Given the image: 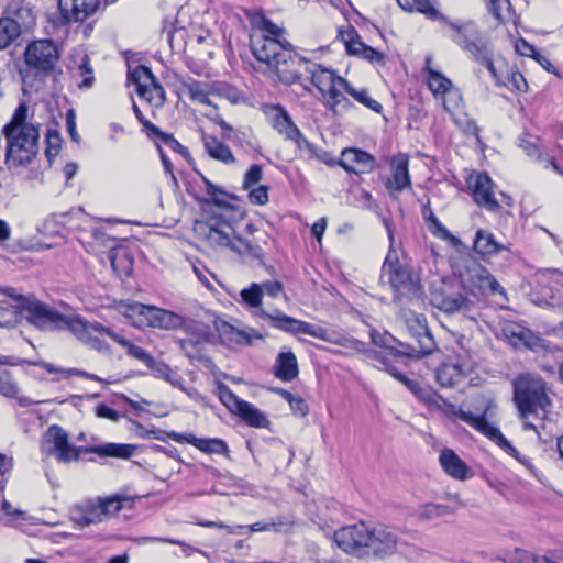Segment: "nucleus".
I'll return each instance as SVG.
<instances>
[{
    "label": "nucleus",
    "mask_w": 563,
    "mask_h": 563,
    "mask_svg": "<svg viewBox=\"0 0 563 563\" xmlns=\"http://www.w3.org/2000/svg\"><path fill=\"white\" fill-rule=\"evenodd\" d=\"M450 26L454 31L452 40L463 49L470 52L475 58L483 59L492 77L495 78L497 82H500L501 78L497 74L494 63L487 57V45L479 36L475 24L471 22L463 25L451 23Z\"/></svg>",
    "instance_id": "obj_9"
},
{
    "label": "nucleus",
    "mask_w": 563,
    "mask_h": 563,
    "mask_svg": "<svg viewBox=\"0 0 563 563\" xmlns=\"http://www.w3.org/2000/svg\"><path fill=\"white\" fill-rule=\"evenodd\" d=\"M187 90L192 101L218 108L214 102L216 91L209 84L194 80L187 84Z\"/></svg>",
    "instance_id": "obj_42"
},
{
    "label": "nucleus",
    "mask_w": 563,
    "mask_h": 563,
    "mask_svg": "<svg viewBox=\"0 0 563 563\" xmlns=\"http://www.w3.org/2000/svg\"><path fill=\"white\" fill-rule=\"evenodd\" d=\"M99 505L102 507L106 520L112 516H115L121 509L124 508L125 504L131 505L129 498L112 496L103 499H98Z\"/></svg>",
    "instance_id": "obj_53"
},
{
    "label": "nucleus",
    "mask_w": 563,
    "mask_h": 563,
    "mask_svg": "<svg viewBox=\"0 0 563 563\" xmlns=\"http://www.w3.org/2000/svg\"><path fill=\"white\" fill-rule=\"evenodd\" d=\"M14 307L20 309L21 319L40 330H56L62 314L34 297L22 296L15 299Z\"/></svg>",
    "instance_id": "obj_11"
},
{
    "label": "nucleus",
    "mask_w": 563,
    "mask_h": 563,
    "mask_svg": "<svg viewBox=\"0 0 563 563\" xmlns=\"http://www.w3.org/2000/svg\"><path fill=\"white\" fill-rule=\"evenodd\" d=\"M350 96H352L360 103L364 104L368 109L373 110L376 113H380L383 110L382 104L369 97L366 90H356L347 82V87L344 88Z\"/></svg>",
    "instance_id": "obj_54"
},
{
    "label": "nucleus",
    "mask_w": 563,
    "mask_h": 563,
    "mask_svg": "<svg viewBox=\"0 0 563 563\" xmlns=\"http://www.w3.org/2000/svg\"><path fill=\"white\" fill-rule=\"evenodd\" d=\"M530 413L547 419L551 407L550 398L545 390V385L541 379L530 377Z\"/></svg>",
    "instance_id": "obj_33"
},
{
    "label": "nucleus",
    "mask_w": 563,
    "mask_h": 563,
    "mask_svg": "<svg viewBox=\"0 0 563 563\" xmlns=\"http://www.w3.org/2000/svg\"><path fill=\"white\" fill-rule=\"evenodd\" d=\"M472 368L470 361L445 363L437 371V380L443 387H453L461 383Z\"/></svg>",
    "instance_id": "obj_31"
},
{
    "label": "nucleus",
    "mask_w": 563,
    "mask_h": 563,
    "mask_svg": "<svg viewBox=\"0 0 563 563\" xmlns=\"http://www.w3.org/2000/svg\"><path fill=\"white\" fill-rule=\"evenodd\" d=\"M100 0H58L65 22H84L99 9Z\"/></svg>",
    "instance_id": "obj_23"
},
{
    "label": "nucleus",
    "mask_w": 563,
    "mask_h": 563,
    "mask_svg": "<svg viewBox=\"0 0 563 563\" xmlns=\"http://www.w3.org/2000/svg\"><path fill=\"white\" fill-rule=\"evenodd\" d=\"M5 13L19 21L24 29H30L34 25L36 14L34 8L29 0H1Z\"/></svg>",
    "instance_id": "obj_32"
},
{
    "label": "nucleus",
    "mask_w": 563,
    "mask_h": 563,
    "mask_svg": "<svg viewBox=\"0 0 563 563\" xmlns=\"http://www.w3.org/2000/svg\"><path fill=\"white\" fill-rule=\"evenodd\" d=\"M78 75L82 78L81 82L78 84L80 88L90 87L95 80L93 70L89 64V58L85 55L81 63L78 66Z\"/></svg>",
    "instance_id": "obj_63"
},
{
    "label": "nucleus",
    "mask_w": 563,
    "mask_h": 563,
    "mask_svg": "<svg viewBox=\"0 0 563 563\" xmlns=\"http://www.w3.org/2000/svg\"><path fill=\"white\" fill-rule=\"evenodd\" d=\"M285 59L280 58L273 68L282 82L292 85L299 80L302 70L308 71L309 63L302 57L294 56L291 52L290 57Z\"/></svg>",
    "instance_id": "obj_29"
},
{
    "label": "nucleus",
    "mask_w": 563,
    "mask_h": 563,
    "mask_svg": "<svg viewBox=\"0 0 563 563\" xmlns=\"http://www.w3.org/2000/svg\"><path fill=\"white\" fill-rule=\"evenodd\" d=\"M424 70L427 71V84L433 96L441 100L445 111L453 113L462 104L460 89L455 88L452 81L431 66V57L426 58Z\"/></svg>",
    "instance_id": "obj_12"
},
{
    "label": "nucleus",
    "mask_w": 563,
    "mask_h": 563,
    "mask_svg": "<svg viewBox=\"0 0 563 563\" xmlns=\"http://www.w3.org/2000/svg\"><path fill=\"white\" fill-rule=\"evenodd\" d=\"M530 58L536 60L545 71L560 77L558 68L551 63L550 58L538 51L533 45L530 44Z\"/></svg>",
    "instance_id": "obj_61"
},
{
    "label": "nucleus",
    "mask_w": 563,
    "mask_h": 563,
    "mask_svg": "<svg viewBox=\"0 0 563 563\" xmlns=\"http://www.w3.org/2000/svg\"><path fill=\"white\" fill-rule=\"evenodd\" d=\"M56 330H68L78 340L84 342L89 333L93 331H110V328L104 327L99 322L88 323L78 316H64L60 314Z\"/></svg>",
    "instance_id": "obj_30"
},
{
    "label": "nucleus",
    "mask_w": 563,
    "mask_h": 563,
    "mask_svg": "<svg viewBox=\"0 0 563 563\" xmlns=\"http://www.w3.org/2000/svg\"><path fill=\"white\" fill-rule=\"evenodd\" d=\"M401 318L411 335L417 338L420 344L419 353L430 354L434 349V341L428 328L426 317L411 310H404Z\"/></svg>",
    "instance_id": "obj_19"
},
{
    "label": "nucleus",
    "mask_w": 563,
    "mask_h": 563,
    "mask_svg": "<svg viewBox=\"0 0 563 563\" xmlns=\"http://www.w3.org/2000/svg\"><path fill=\"white\" fill-rule=\"evenodd\" d=\"M19 387L12 379L10 373L5 369H0V394L4 397H15L18 395Z\"/></svg>",
    "instance_id": "obj_59"
},
{
    "label": "nucleus",
    "mask_w": 563,
    "mask_h": 563,
    "mask_svg": "<svg viewBox=\"0 0 563 563\" xmlns=\"http://www.w3.org/2000/svg\"><path fill=\"white\" fill-rule=\"evenodd\" d=\"M24 59L26 65L37 73L48 74L54 70L59 52L51 40L34 41L26 46Z\"/></svg>",
    "instance_id": "obj_13"
},
{
    "label": "nucleus",
    "mask_w": 563,
    "mask_h": 563,
    "mask_svg": "<svg viewBox=\"0 0 563 563\" xmlns=\"http://www.w3.org/2000/svg\"><path fill=\"white\" fill-rule=\"evenodd\" d=\"M3 294L7 299L0 301V327L11 328L21 319L20 309H16L14 303L15 299L22 298V295L16 294L13 288H5Z\"/></svg>",
    "instance_id": "obj_35"
},
{
    "label": "nucleus",
    "mask_w": 563,
    "mask_h": 563,
    "mask_svg": "<svg viewBox=\"0 0 563 563\" xmlns=\"http://www.w3.org/2000/svg\"><path fill=\"white\" fill-rule=\"evenodd\" d=\"M376 159L369 153L358 148H345L341 153L340 165L354 174L369 173L375 168Z\"/></svg>",
    "instance_id": "obj_25"
},
{
    "label": "nucleus",
    "mask_w": 563,
    "mask_h": 563,
    "mask_svg": "<svg viewBox=\"0 0 563 563\" xmlns=\"http://www.w3.org/2000/svg\"><path fill=\"white\" fill-rule=\"evenodd\" d=\"M73 518L80 526L97 525L106 520L104 512L98 500L81 506Z\"/></svg>",
    "instance_id": "obj_41"
},
{
    "label": "nucleus",
    "mask_w": 563,
    "mask_h": 563,
    "mask_svg": "<svg viewBox=\"0 0 563 563\" xmlns=\"http://www.w3.org/2000/svg\"><path fill=\"white\" fill-rule=\"evenodd\" d=\"M391 177L387 180L386 187L390 191H404L411 188L409 175V159L405 154H398L390 161Z\"/></svg>",
    "instance_id": "obj_28"
},
{
    "label": "nucleus",
    "mask_w": 563,
    "mask_h": 563,
    "mask_svg": "<svg viewBox=\"0 0 563 563\" xmlns=\"http://www.w3.org/2000/svg\"><path fill=\"white\" fill-rule=\"evenodd\" d=\"M455 511V508L448 505L429 503L419 506L415 516L422 521L434 520L444 516H449Z\"/></svg>",
    "instance_id": "obj_46"
},
{
    "label": "nucleus",
    "mask_w": 563,
    "mask_h": 563,
    "mask_svg": "<svg viewBox=\"0 0 563 563\" xmlns=\"http://www.w3.org/2000/svg\"><path fill=\"white\" fill-rule=\"evenodd\" d=\"M310 325L314 329H319L320 331H322V336L312 335L313 338L320 339L325 342L342 345L346 349L355 351L356 353H364L368 360L377 363L376 366L380 369L387 362V358L384 355H382L379 352H377L375 350H366L365 344L356 339L336 336V335H334V333L329 332L327 329H324L322 327L311 324V323H310Z\"/></svg>",
    "instance_id": "obj_21"
},
{
    "label": "nucleus",
    "mask_w": 563,
    "mask_h": 563,
    "mask_svg": "<svg viewBox=\"0 0 563 563\" xmlns=\"http://www.w3.org/2000/svg\"><path fill=\"white\" fill-rule=\"evenodd\" d=\"M488 12L500 23L504 22L506 15L510 13L509 0H489Z\"/></svg>",
    "instance_id": "obj_58"
},
{
    "label": "nucleus",
    "mask_w": 563,
    "mask_h": 563,
    "mask_svg": "<svg viewBox=\"0 0 563 563\" xmlns=\"http://www.w3.org/2000/svg\"><path fill=\"white\" fill-rule=\"evenodd\" d=\"M398 536L389 527L376 526L369 528V538L364 552V559L383 560L397 551Z\"/></svg>",
    "instance_id": "obj_16"
},
{
    "label": "nucleus",
    "mask_w": 563,
    "mask_h": 563,
    "mask_svg": "<svg viewBox=\"0 0 563 563\" xmlns=\"http://www.w3.org/2000/svg\"><path fill=\"white\" fill-rule=\"evenodd\" d=\"M508 89L516 91H526L528 88V82L523 74L519 71H511L507 76V81L503 82Z\"/></svg>",
    "instance_id": "obj_64"
},
{
    "label": "nucleus",
    "mask_w": 563,
    "mask_h": 563,
    "mask_svg": "<svg viewBox=\"0 0 563 563\" xmlns=\"http://www.w3.org/2000/svg\"><path fill=\"white\" fill-rule=\"evenodd\" d=\"M497 404L489 394L477 395L471 400L470 408L453 410V415L496 443L503 451L525 463L515 446L504 437L499 428L490 422L497 413Z\"/></svg>",
    "instance_id": "obj_2"
},
{
    "label": "nucleus",
    "mask_w": 563,
    "mask_h": 563,
    "mask_svg": "<svg viewBox=\"0 0 563 563\" xmlns=\"http://www.w3.org/2000/svg\"><path fill=\"white\" fill-rule=\"evenodd\" d=\"M217 395L228 411L239 417L245 424L257 429L268 428L271 422L266 415L253 404L239 398L227 385L219 384Z\"/></svg>",
    "instance_id": "obj_8"
},
{
    "label": "nucleus",
    "mask_w": 563,
    "mask_h": 563,
    "mask_svg": "<svg viewBox=\"0 0 563 563\" xmlns=\"http://www.w3.org/2000/svg\"><path fill=\"white\" fill-rule=\"evenodd\" d=\"M194 232L211 247H227L241 256L256 260L263 257L260 245L236 236L233 227L222 218L214 217L209 221L197 220L194 223Z\"/></svg>",
    "instance_id": "obj_3"
},
{
    "label": "nucleus",
    "mask_w": 563,
    "mask_h": 563,
    "mask_svg": "<svg viewBox=\"0 0 563 563\" xmlns=\"http://www.w3.org/2000/svg\"><path fill=\"white\" fill-rule=\"evenodd\" d=\"M167 438L177 443H188L197 448L202 453L228 455L230 450L228 444L219 438H197L192 433H179L176 431L167 432Z\"/></svg>",
    "instance_id": "obj_22"
},
{
    "label": "nucleus",
    "mask_w": 563,
    "mask_h": 563,
    "mask_svg": "<svg viewBox=\"0 0 563 563\" xmlns=\"http://www.w3.org/2000/svg\"><path fill=\"white\" fill-rule=\"evenodd\" d=\"M34 364L43 367L46 372H48L51 374L63 373V374H67V375L80 376V377L91 379L95 382H102V378H100L99 376H97L95 374L87 373L81 369H77V368L62 369V368H57L54 365H52L49 363H45V362L34 363Z\"/></svg>",
    "instance_id": "obj_57"
},
{
    "label": "nucleus",
    "mask_w": 563,
    "mask_h": 563,
    "mask_svg": "<svg viewBox=\"0 0 563 563\" xmlns=\"http://www.w3.org/2000/svg\"><path fill=\"white\" fill-rule=\"evenodd\" d=\"M311 84L319 90L324 100V104L334 114L345 111L351 102L344 96V88L347 81L334 74V71L320 65H310L308 71Z\"/></svg>",
    "instance_id": "obj_7"
},
{
    "label": "nucleus",
    "mask_w": 563,
    "mask_h": 563,
    "mask_svg": "<svg viewBox=\"0 0 563 563\" xmlns=\"http://www.w3.org/2000/svg\"><path fill=\"white\" fill-rule=\"evenodd\" d=\"M390 246L382 267L380 282L388 284L394 292L395 300H413L421 296V286L419 277L407 266L400 264L398 254L394 249V233L387 222H385Z\"/></svg>",
    "instance_id": "obj_4"
},
{
    "label": "nucleus",
    "mask_w": 563,
    "mask_h": 563,
    "mask_svg": "<svg viewBox=\"0 0 563 563\" xmlns=\"http://www.w3.org/2000/svg\"><path fill=\"white\" fill-rule=\"evenodd\" d=\"M266 117L273 128L287 140L296 142L299 148H311V144L302 136L299 129L292 122L289 113L280 106L267 107Z\"/></svg>",
    "instance_id": "obj_18"
},
{
    "label": "nucleus",
    "mask_w": 563,
    "mask_h": 563,
    "mask_svg": "<svg viewBox=\"0 0 563 563\" xmlns=\"http://www.w3.org/2000/svg\"><path fill=\"white\" fill-rule=\"evenodd\" d=\"M298 363L295 354L290 351L280 352L274 365V374L277 378L290 382L298 376Z\"/></svg>",
    "instance_id": "obj_39"
},
{
    "label": "nucleus",
    "mask_w": 563,
    "mask_h": 563,
    "mask_svg": "<svg viewBox=\"0 0 563 563\" xmlns=\"http://www.w3.org/2000/svg\"><path fill=\"white\" fill-rule=\"evenodd\" d=\"M113 272L118 277H129L133 271V257L125 246H112L108 255Z\"/></svg>",
    "instance_id": "obj_36"
},
{
    "label": "nucleus",
    "mask_w": 563,
    "mask_h": 563,
    "mask_svg": "<svg viewBox=\"0 0 563 563\" xmlns=\"http://www.w3.org/2000/svg\"><path fill=\"white\" fill-rule=\"evenodd\" d=\"M150 328L165 331L188 330L187 319L174 311L157 307Z\"/></svg>",
    "instance_id": "obj_34"
},
{
    "label": "nucleus",
    "mask_w": 563,
    "mask_h": 563,
    "mask_svg": "<svg viewBox=\"0 0 563 563\" xmlns=\"http://www.w3.org/2000/svg\"><path fill=\"white\" fill-rule=\"evenodd\" d=\"M202 181L206 186V191L208 196L210 197V200H206L203 208L207 210V208L211 205V202L216 206H225L227 201L224 199V191L220 188H218L216 185H213L209 179L206 177H202Z\"/></svg>",
    "instance_id": "obj_55"
},
{
    "label": "nucleus",
    "mask_w": 563,
    "mask_h": 563,
    "mask_svg": "<svg viewBox=\"0 0 563 563\" xmlns=\"http://www.w3.org/2000/svg\"><path fill=\"white\" fill-rule=\"evenodd\" d=\"M201 139L205 151L210 157L223 164H233L235 162V157L227 144L206 133H202Z\"/></svg>",
    "instance_id": "obj_38"
},
{
    "label": "nucleus",
    "mask_w": 563,
    "mask_h": 563,
    "mask_svg": "<svg viewBox=\"0 0 563 563\" xmlns=\"http://www.w3.org/2000/svg\"><path fill=\"white\" fill-rule=\"evenodd\" d=\"M553 272H558L556 269H548V271H540V272H537L534 275H533V279H532V292H530V299L532 300V302L537 306H540V307H552V306H555V305H559L560 301H561V298H562V291H563V287H560V291L555 294V297L553 299H550L549 302H545V303H541V302H537V299L538 297H541L542 295H545V292L548 291L549 289V286L545 284H543L542 286L541 285H538L537 283V278L540 274H545V273H553Z\"/></svg>",
    "instance_id": "obj_50"
},
{
    "label": "nucleus",
    "mask_w": 563,
    "mask_h": 563,
    "mask_svg": "<svg viewBox=\"0 0 563 563\" xmlns=\"http://www.w3.org/2000/svg\"><path fill=\"white\" fill-rule=\"evenodd\" d=\"M468 186L472 189L474 201L489 210L498 208V202L494 196V184L486 173H478L468 177Z\"/></svg>",
    "instance_id": "obj_24"
},
{
    "label": "nucleus",
    "mask_w": 563,
    "mask_h": 563,
    "mask_svg": "<svg viewBox=\"0 0 563 563\" xmlns=\"http://www.w3.org/2000/svg\"><path fill=\"white\" fill-rule=\"evenodd\" d=\"M156 308V306L130 300L120 301L115 305V310L123 316L132 327L137 329L151 327Z\"/></svg>",
    "instance_id": "obj_20"
},
{
    "label": "nucleus",
    "mask_w": 563,
    "mask_h": 563,
    "mask_svg": "<svg viewBox=\"0 0 563 563\" xmlns=\"http://www.w3.org/2000/svg\"><path fill=\"white\" fill-rule=\"evenodd\" d=\"M44 450L63 463L77 461L80 456V449L69 443L68 434L58 426H51L45 432Z\"/></svg>",
    "instance_id": "obj_17"
},
{
    "label": "nucleus",
    "mask_w": 563,
    "mask_h": 563,
    "mask_svg": "<svg viewBox=\"0 0 563 563\" xmlns=\"http://www.w3.org/2000/svg\"><path fill=\"white\" fill-rule=\"evenodd\" d=\"M241 303L247 309L252 310L256 318L267 320L274 328L283 330L291 334H308L322 336V331L314 329L310 323L289 317L278 310L272 313L266 312L261 308L263 299L262 286L253 283L250 287L244 288L240 292Z\"/></svg>",
    "instance_id": "obj_6"
},
{
    "label": "nucleus",
    "mask_w": 563,
    "mask_h": 563,
    "mask_svg": "<svg viewBox=\"0 0 563 563\" xmlns=\"http://www.w3.org/2000/svg\"><path fill=\"white\" fill-rule=\"evenodd\" d=\"M27 106L22 102L11 121L3 126L7 139L5 159L10 166L29 164L38 152L40 133L36 125L26 122Z\"/></svg>",
    "instance_id": "obj_1"
},
{
    "label": "nucleus",
    "mask_w": 563,
    "mask_h": 563,
    "mask_svg": "<svg viewBox=\"0 0 563 563\" xmlns=\"http://www.w3.org/2000/svg\"><path fill=\"white\" fill-rule=\"evenodd\" d=\"M455 274L464 289L471 294H500L505 296L504 288L482 265L475 262H467L463 267H457Z\"/></svg>",
    "instance_id": "obj_10"
},
{
    "label": "nucleus",
    "mask_w": 563,
    "mask_h": 563,
    "mask_svg": "<svg viewBox=\"0 0 563 563\" xmlns=\"http://www.w3.org/2000/svg\"><path fill=\"white\" fill-rule=\"evenodd\" d=\"M382 369L388 372L391 376H394L399 382L404 383L407 388L413 394L417 395L421 391V386L418 382L408 379L406 376H404L401 373L397 372L395 367L390 366L389 362L387 361L386 364L382 367Z\"/></svg>",
    "instance_id": "obj_62"
},
{
    "label": "nucleus",
    "mask_w": 563,
    "mask_h": 563,
    "mask_svg": "<svg viewBox=\"0 0 563 563\" xmlns=\"http://www.w3.org/2000/svg\"><path fill=\"white\" fill-rule=\"evenodd\" d=\"M504 335L508 340L509 344L516 349L528 346V338L526 332L518 327L507 325L504 329Z\"/></svg>",
    "instance_id": "obj_56"
},
{
    "label": "nucleus",
    "mask_w": 563,
    "mask_h": 563,
    "mask_svg": "<svg viewBox=\"0 0 563 563\" xmlns=\"http://www.w3.org/2000/svg\"><path fill=\"white\" fill-rule=\"evenodd\" d=\"M134 451V445L121 443H108L90 449V452H93L100 456H110L119 459H129L133 455Z\"/></svg>",
    "instance_id": "obj_47"
},
{
    "label": "nucleus",
    "mask_w": 563,
    "mask_h": 563,
    "mask_svg": "<svg viewBox=\"0 0 563 563\" xmlns=\"http://www.w3.org/2000/svg\"><path fill=\"white\" fill-rule=\"evenodd\" d=\"M129 80L135 85L136 93L150 106L159 108L165 102V91L150 68L137 66L129 71Z\"/></svg>",
    "instance_id": "obj_14"
},
{
    "label": "nucleus",
    "mask_w": 563,
    "mask_h": 563,
    "mask_svg": "<svg viewBox=\"0 0 563 563\" xmlns=\"http://www.w3.org/2000/svg\"><path fill=\"white\" fill-rule=\"evenodd\" d=\"M439 463L443 472L453 479L464 482L473 476L471 467L452 450L440 451Z\"/></svg>",
    "instance_id": "obj_26"
},
{
    "label": "nucleus",
    "mask_w": 563,
    "mask_h": 563,
    "mask_svg": "<svg viewBox=\"0 0 563 563\" xmlns=\"http://www.w3.org/2000/svg\"><path fill=\"white\" fill-rule=\"evenodd\" d=\"M339 36L343 42L347 53L350 55L360 57L366 44L361 41V36L356 30L352 26H347L345 30L340 31Z\"/></svg>",
    "instance_id": "obj_52"
},
{
    "label": "nucleus",
    "mask_w": 563,
    "mask_h": 563,
    "mask_svg": "<svg viewBox=\"0 0 563 563\" xmlns=\"http://www.w3.org/2000/svg\"><path fill=\"white\" fill-rule=\"evenodd\" d=\"M108 338L124 349L128 356L143 363L144 365L151 362L152 354H150L143 347L136 345L132 340L128 339L122 333H118L110 328V331H108Z\"/></svg>",
    "instance_id": "obj_40"
},
{
    "label": "nucleus",
    "mask_w": 563,
    "mask_h": 563,
    "mask_svg": "<svg viewBox=\"0 0 563 563\" xmlns=\"http://www.w3.org/2000/svg\"><path fill=\"white\" fill-rule=\"evenodd\" d=\"M537 283L541 286L547 283L549 286L545 295L537 299V302L545 303L555 297V294L560 291V287H563V274L560 272L540 274L537 278Z\"/></svg>",
    "instance_id": "obj_45"
},
{
    "label": "nucleus",
    "mask_w": 563,
    "mask_h": 563,
    "mask_svg": "<svg viewBox=\"0 0 563 563\" xmlns=\"http://www.w3.org/2000/svg\"><path fill=\"white\" fill-rule=\"evenodd\" d=\"M145 366L152 371L155 377L164 379L172 386L186 393L188 396H192V390L185 388L181 376L178 375L168 364L157 361L152 356L151 362Z\"/></svg>",
    "instance_id": "obj_37"
},
{
    "label": "nucleus",
    "mask_w": 563,
    "mask_h": 563,
    "mask_svg": "<svg viewBox=\"0 0 563 563\" xmlns=\"http://www.w3.org/2000/svg\"><path fill=\"white\" fill-rule=\"evenodd\" d=\"M514 401L521 415H528V376L526 374L519 375L514 380Z\"/></svg>",
    "instance_id": "obj_48"
},
{
    "label": "nucleus",
    "mask_w": 563,
    "mask_h": 563,
    "mask_svg": "<svg viewBox=\"0 0 563 563\" xmlns=\"http://www.w3.org/2000/svg\"><path fill=\"white\" fill-rule=\"evenodd\" d=\"M103 336H107L106 331H93L89 333L84 343L98 352L109 353L110 345L103 340Z\"/></svg>",
    "instance_id": "obj_60"
},
{
    "label": "nucleus",
    "mask_w": 563,
    "mask_h": 563,
    "mask_svg": "<svg viewBox=\"0 0 563 563\" xmlns=\"http://www.w3.org/2000/svg\"><path fill=\"white\" fill-rule=\"evenodd\" d=\"M473 247L482 256H490L504 250V246L496 241L493 233L482 229L476 232Z\"/></svg>",
    "instance_id": "obj_44"
},
{
    "label": "nucleus",
    "mask_w": 563,
    "mask_h": 563,
    "mask_svg": "<svg viewBox=\"0 0 563 563\" xmlns=\"http://www.w3.org/2000/svg\"><path fill=\"white\" fill-rule=\"evenodd\" d=\"M253 24L262 32L251 40L252 53L258 62L273 68L280 58L286 60L290 57L289 44L283 38L285 31L282 27L264 15L255 18Z\"/></svg>",
    "instance_id": "obj_5"
},
{
    "label": "nucleus",
    "mask_w": 563,
    "mask_h": 563,
    "mask_svg": "<svg viewBox=\"0 0 563 563\" xmlns=\"http://www.w3.org/2000/svg\"><path fill=\"white\" fill-rule=\"evenodd\" d=\"M24 26L13 18L0 19V49L10 45L19 35Z\"/></svg>",
    "instance_id": "obj_49"
},
{
    "label": "nucleus",
    "mask_w": 563,
    "mask_h": 563,
    "mask_svg": "<svg viewBox=\"0 0 563 563\" xmlns=\"http://www.w3.org/2000/svg\"><path fill=\"white\" fill-rule=\"evenodd\" d=\"M368 538L369 527L363 522L342 527L333 533V540L341 550L360 559H364Z\"/></svg>",
    "instance_id": "obj_15"
},
{
    "label": "nucleus",
    "mask_w": 563,
    "mask_h": 563,
    "mask_svg": "<svg viewBox=\"0 0 563 563\" xmlns=\"http://www.w3.org/2000/svg\"><path fill=\"white\" fill-rule=\"evenodd\" d=\"M220 341L230 349L244 345H252L255 340L263 341V335L255 330L251 332L241 331L227 322L218 327Z\"/></svg>",
    "instance_id": "obj_27"
},
{
    "label": "nucleus",
    "mask_w": 563,
    "mask_h": 563,
    "mask_svg": "<svg viewBox=\"0 0 563 563\" xmlns=\"http://www.w3.org/2000/svg\"><path fill=\"white\" fill-rule=\"evenodd\" d=\"M399 7L408 12H419L435 20L440 16L439 11L430 0H397Z\"/></svg>",
    "instance_id": "obj_51"
},
{
    "label": "nucleus",
    "mask_w": 563,
    "mask_h": 563,
    "mask_svg": "<svg viewBox=\"0 0 563 563\" xmlns=\"http://www.w3.org/2000/svg\"><path fill=\"white\" fill-rule=\"evenodd\" d=\"M431 302L439 310H442L446 313H454L467 307V299L460 295H451L445 296L443 294H433L431 298Z\"/></svg>",
    "instance_id": "obj_43"
}]
</instances>
